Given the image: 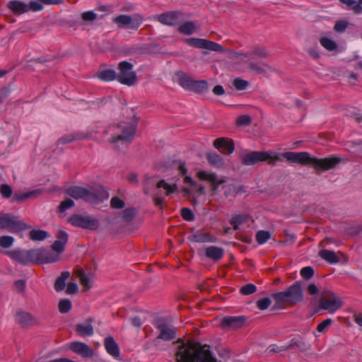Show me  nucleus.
Here are the masks:
<instances>
[{"label": "nucleus", "mask_w": 362, "mask_h": 362, "mask_svg": "<svg viewBox=\"0 0 362 362\" xmlns=\"http://www.w3.org/2000/svg\"><path fill=\"white\" fill-rule=\"evenodd\" d=\"M246 322L244 316H226L221 322V327L225 329H237L242 327Z\"/></svg>", "instance_id": "obj_16"}, {"label": "nucleus", "mask_w": 362, "mask_h": 362, "mask_svg": "<svg viewBox=\"0 0 362 362\" xmlns=\"http://www.w3.org/2000/svg\"><path fill=\"white\" fill-rule=\"evenodd\" d=\"M196 177L202 182H206L209 184L210 191L214 194L218 190L219 186L226 182L223 177L219 178L216 173L200 170L196 173Z\"/></svg>", "instance_id": "obj_10"}, {"label": "nucleus", "mask_w": 362, "mask_h": 362, "mask_svg": "<svg viewBox=\"0 0 362 362\" xmlns=\"http://www.w3.org/2000/svg\"><path fill=\"white\" fill-rule=\"evenodd\" d=\"M56 237H57L56 240H58L65 245L67 243L69 236H68V234L65 231H64V230L58 231Z\"/></svg>", "instance_id": "obj_62"}, {"label": "nucleus", "mask_w": 362, "mask_h": 362, "mask_svg": "<svg viewBox=\"0 0 362 362\" xmlns=\"http://www.w3.org/2000/svg\"><path fill=\"white\" fill-rule=\"evenodd\" d=\"M69 276L70 274L69 272H63L57 279L54 284V289L57 291H61L65 288V281L68 279Z\"/></svg>", "instance_id": "obj_33"}, {"label": "nucleus", "mask_w": 362, "mask_h": 362, "mask_svg": "<svg viewBox=\"0 0 362 362\" xmlns=\"http://www.w3.org/2000/svg\"><path fill=\"white\" fill-rule=\"evenodd\" d=\"M208 88V83L206 81H194L190 88V90L202 93L206 90Z\"/></svg>", "instance_id": "obj_39"}, {"label": "nucleus", "mask_w": 362, "mask_h": 362, "mask_svg": "<svg viewBox=\"0 0 362 362\" xmlns=\"http://www.w3.org/2000/svg\"><path fill=\"white\" fill-rule=\"evenodd\" d=\"M0 192L4 197L9 198L12 194V189L9 185L3 184L0 187Z\"/></svg>", "instance_id": "obj_54"}, {"label": "nucleus", "mask_w": 362, "mask_h": 362, "mask_svg": "<svg viewBox=\"0 0 362 362\" xmlns=\"http://www.w3.org/2000/svg\"><path fill=\"white\" fill-rule=\"evenodd\" d=\"M176 362H217L209 346L194 341L183 343L175 354Z\"/></svg>", "instance_id": "obj_1"}, {"label": "nucleus", "mask_w": 362, "mask_h": 362, "mask_svg": "<svg viewBox=\"0 0 362 362\" xmlns=\"http://www.w3.org/2000/svg\"><path fill=\"white\" fill-rule=\"evenodd\" d=\"M271 303H272V300L270 298H264L259 299V300L257 301V307L259 310H264L267 309L269 307V305H271Z\"/></svg>", "instance_id": "obj_48"}, {"label": "nucleus", "mask_w": 362, "mask_h": 362, "mask_svg": "<svg viewBox=\"0 0 362 362\" xmlns=\"http://www.w3.org/2000/svg\"><path fill=\"white\" fill-rule=\"evenodd\" d=\"M247 220V216L246 215H238L231 218L230 223L235 230H237L238 226Z\"/></svg>", "instance_id": "obj_41"}, {"label": "nucleus", "mask_w": 362, "mask_h": 362, "mask_svg": "<svg viewBox=\"0 0 362 362\" xmlns=\"http://www.w3.org/2000/svg\"><path fill=\"white\" fill-rule=\"evenodd\" d=\"M66 194L75 199H82L88 202H94L99 199L98 192L92 187H78L74 186L68 188Z\"/></svg>", "instance_id": "obj_9"}, {"label": "nucleus", "mask_w": 362, "mask_h": 362, "mask_svg": "<svg viewBox=\"0 0 362 362\" xmlns=\"http://www.w3.org/2000/svg\"><path fill=\"white\" fill-rule=\"evenodd\" d=\"M13 287L16 291L23 293L25 288V282L23 280H17L14 282Z\"/></svg>", "instance_id": "obj_58"}, {"label": "nucleus", "mask_w": 362, "mask_h": 362, "mask_svg": "<svg viewBox=\"0 0 362 362\" xmlns=\"http://www.w3.org/2000/svg\"><path fill=\"white\" fill-rule=\"evenodd\" d=\"M213 145L222 154L230 155L235 151V144L232 139L220 137L214 141Z\"/></svg>", "instance_id": "obj_15"}, {"label": "nucleus", "mask_w": 362, "mask_h": 362, "mask_svg": "<svg viewBox=\"0 0 362 362\" xmlns=\"http://www.w3.org/2000/svg\"><path fill=\"white\" fill-rule=\"evenodd\" d=\"M252 120L248 115H242L237 118L236 124L238 126H246L251 123Z\"/></svg>", "instance_id": "obj_53"}, {"label": "nucleus", "mask_w": 362, "mask_h": 362, "mask_svg": "<svg viewBox=\"0 0 362 362\" xmlns=\"http://www.w3.org/2000/svg\"><path fill=\"white\" fill-rule=\"evenodd\" d=\"M197 30V27L192 21H187L180 25L178 27V30L180 33L185 35H192Z\"/></svg>", "instance_id": "obj_31"}, {"label": "nucleus", "mask_w": 362, "mask_h": 362, "mask_svg": "<svg viewBox=\"0 0 362 362\" xmlns=\"http://www.w3.org/2000/svg\"><path fill=\"white\" fill-rule=\"evenodd\" d=\"M117 80L122 84L133 86L137 81L136 72L133 71V64L128 62H121L118 64Z\"/></svg>", "instance_id": "obj_8"}, {"label": "nucleus", "mask_w": 362, "mask_h": 362, "mask_svg": "<svg viewBox=\"0 0 362 362\" xmlns=\"http://www.w3.org/2000/svg\"><path fill=\"white\" fill-rule=\"evenodd\" d=\"M257 290L256 286L252 284H248L243 286L240 291L243 295H250L254 293Z\"/></svg>", "instance_id": "obj_47"}, {"label": "nucleus", "mask_w": 362, "mask_h": 362, "mask_svg": "<svg viewBox=\"0 0 362 362\" xmlns=\"http://www.w3.org/2000/svg\"><path fill=\"white\" fill-rule=\"evenodd\" d=\"M332 320L329 318L322 321L317 325V330L319 332H324L327 329V327L332 324Z\"/></svg>", "instance_id": "obj_60"}, {"label": "nucleus", "mask_w": 362, "mask_h": 362, "mask_svg": "<svg viewBox=\"0 0 362 362\" xmlns=\"http://www.w3.org/2000/svg\"><path fill=\"white\" fill-rule=\"evenodd\" d=\"M183 182H184V183L185 185H189V186L196 188L197 191L199 194H204V187H202V186H198L197 182H194L191 177L185 176L184 177Z\"/></svg>", "instance_id": "obj_43"}, {"label": "nucleus", "mask_w": 362, "mask_h": 362, "mask_svg": "<svg viewBox=\"0 0 362 362\" xmlns=\"http://www.w3.org/2000/svg\"><path fill=\"white\" fill-rule=\"evenodd\" d=\"M65 245V244L58 240H55L52 245V249L58 254H60L64 250Z\"/></svg>", "instance_id": "obj_61"}, {"label": "nucleus", "mask_w": 362, "mask_h": 362, "mask_svg": "<svg viewBox=\"0 0 362 362\" xmlns=\"http://www.w3.org/2000/svg\"><path fill=\"white\" fill-rule=\"evenodd\" d=\"M104 344L107 352L110 355L115 358H118L119 356L120 352L119 346L112 337H108L105 338Z\"/></svg>", "instance_id": "obj_21"}, {"label": "nucleus", "mask_w": 362, "mask_h": 362, "mask_svg": "<svg viewBox=\"0 0 362 362\" xmlns=\"http://www.w3.org/2000/svg\"><path fill=\"white\" fill-rule=\"evenodd\" d=\"M29 237L32 240L41 241L48 237V233L42 230H32L29 233Z\"/></svg>", "instance_id": "obj_35"}, {"label": "nucleus", "mask_w": 362, "mask_h": 362, "mask_svg": "<svg viewBox=\"0 0 362 362\" xmlns=\"http://www.w3.org/2000/svg\"><path fill=\"white\" fill-rule=\"evenodd\" d=\"M209 163L215 167L219 168L223 165V160L221 156L216 153H209L207 156Z\"/></svg>", "instance_id": "obj_37"}, {"label": "nucleus", "mask_w": 362, "mask_h": 362, "mask_svg": "<svg viewBox=\"0 0 362 362\" xmlns=\"http://www.w3.org/2000/svg\"><path fill=\"white\" fill-rule=\"evenodd\" d=\"M343 302L336 293L327 291L322 292L319 301V307L330 313H334L341 308Z\"/></svg>", "instance_id": "obj_7"}, {"label": "nucleus", "mask_w": 362, "mask_h": 362, "mask_svg": "<svg viewBox=\"0 0 362 362\" xmlns=\"http://www.w3.org/2000/svg\"><path fill=\"white\" fill-rule=\"evenodd\" d=\"M194 80L185 74H182L179 76L178 83L185 89L189 90L192 87Z\"/></svg>", "instance_id": "obj_38"}, {"label": "nucleus", "mask_w": 362, "mask_h": 362, "mask_svg": "<svg viewBox=\"0 0 362 362\" xmlns=\"http://www.w3.org/2000/svg\"><path fill=\"white\" fill-rule=\"evenodd\" d=\"M42 249L27 250L28 264H41L42 259Z\"/></svg>", "instance_id": "obj_24"}, {"label": "nucleus", "mask_w": 362, "mask_h": 362, "mask_svg": "<svg viewBox=\"0 0 362 362\" xmlns=\"http://www.w3.org/2000/svg\"><path fill=\"white\" fill-rule=\"evenodd\" d=\"M180 13L177 11L166 12L156 16V19L162 24L173 25L177 23Z\"/></svg>", "instance_id": "obj_18"}, {"label": "nucleus", "mask_w": 362, "mask_h": 362, "mask_svg": "<svg viewBox=\"0 0 362 362\" xmlns=\"http://www.w3.org/2000/svg\"><path fill=\"white\" fill-rule=\"evenodd\" d=\"M69 348L74 353L84 358H90L93 356V350L85 343L81 341H72L69 344Z\"/></svg>", "instance_id": "obj_17"}, {"label": "nucleus", "mask_w": 362, "mask_h": 362, "mask_svg": "<svg viewBox=\"0 0 362 362\" xmlns=\"http://www.w3.org/2000/svg\"><path fill=\"white\" fill-rule=\"evenodd\" d=\"M14 320L23 328H28L38 324V320L35 317L23 310H19L16 313Z\"/></svg>", "instance_id": "obj_14"}, {"label": "nucleus", "mask_w": 362, "mask_h": 362, "mask_svg": "<svg viewBox=\"0 0 362 362\" xmlns=\"http://www.w3.org/2000/svg\"><path fill=\"white\" fill-rule=\"evenodd\" d=\"M181 216L185 221H192L194 218V216L191 209L183 208L181 210Z\"/></svg>", "instance_id": "obj_49"}, {"label": "nucleus", "mask_w": 362, "mask_h": 362, "mask_svg": "<svg viewBox=\"0 0 362 362\" xmlns=\"http://www.w3.org/2000/svg\"><path fill=\"white\" fill-rule=\"evenodd\" d=\"M251 71L261 74L272 70V67L265 63H251L249 65Z\"/></svg>", "instance_id": "obj_32"}, {"label": "nucleus", "mask_w": 362, "mask_h": 362, "mask_svg": "<svg viewBox=\"0 0 362 362\" xmlns=\"http://www.w3.org/2000/svg\"><path fill=\"white\" fill-rule=\"evenodd\" d=\"M81 18L84 21H93L97 18V15L92 11L83 12L81 14Z\"/></svg>", "instance_id": "obj_57"}, {"label": "nucleus", "mask_w": 362, "mask_h": 362, "mask_svg": "<svg viewBox=\"0 0 362 362\" xmlns=\"http://www.w3.org/2000/svg\"><path fill=\"white\" fill-rule=\"evenodd\" d=\"M74 205V202L73 200L67 199L62 202H61L60 205L59 206V211L60 212H64L66 209H69L70 207L73 206Z\"/></svg>", "instance_id": "obj_56"}, {"label": "nucleus", "mask_w": 362, "mask_h": 362, "mask_svg": "<svg viewBox=\"0 0 362 362\" xmlns=\"http://www.w3.org/2000/svg\"><path fill=\"white\" fill-rule=\"evenodd\" d=\"M77 334L81 337H88L93 334V327L91 324H79L76 327Z\"/></svg>", "instance_id": "obj_30"}, {"label": "nucleus", "mask_w": 362, "mask_h": 362, "mask_svg": "<svg viewBox=\"0 0 362 362\" xmlns=\"http://www.w3.org/2000/svg\"><path fill=\"white\" fill-rule=\"evenodd\" d=\"M157 328L160 330V334L157 337L158 339L170 341L176 336V329L175 327L166 325H159Z\"/></svg>", "instance_id": "obj_19"}, {"label": "nucleus", "mask_w": 362, "mask_h": 362, "mask_svg": "<svg viewBox=\"0 0 362 362\" xmlns=\"http://www.w3.org/2000/svg\"><path fill=\"white\" fill-rule=\"evenodd\" d=\"M144 18L139 14L132 17L128 15H119L112 19V22L117 25L119 28H129L137 30L143 22Z\"/></svg>", "instance_id": "obj_11"}, {"label": "nucleus", "mask_w": 362, "mask_h": 362, "mask_svg": "<svg viewBox=\"0 0 362 362\" xmlns=\"http://www.w3.org/2000/svg\"><path fill=\"white\" fill-rule=\"evenodd\" d=\"M319 256L331 264H336L339 262V257L334 251L322 250L319 252Z\"/></svg>", "instance_id": "obj_28"}, {"label": "nucleus", "mask_w": 362, "mask_h": 362, "mask_svg": "<svg viewBox=\"0 0 362 362\" xmlns=\"http://www.w3.org/2000/svg\"><path fill=\"white\" fill-rule=\"evenodd\" d=\"M134 216V211L132 209H125L123 212V218L127 221H131Z\"/></svg>", "instance_id": "obj_64"}, {"label": "nucleus", "mask_w": 362, "mask_h": 362, "mask_svg": "<svg viewBox=\"0 0 362 362\" xmlns=\"http://www.w3.org/2000/svg\"><path fill=\"white\" fill-rule=\"evenodd\" d=\"M251 55L260 58H266L268 57V53L265 48L256 47L252 49Z\"/></svg>", "instance_id": "obj_45"}, {"label": "nucleus", "mask_w": 362, "mask_h": 362, "mask_svg": "<svg viewBox=\"0 0 362 362\" xmlns=\"http://www.w3.org/2000/svg\"><path fill=\"white\" fill-rule=\"evenodd\" d=\"M60 259L59 254H53L46 252L45 250L42 251V259L41 264L53 263Z\"/></svg>", "instance_id": "obj_36"}, {"label": "nucleus", "mask_w": 362, "mask_h": 362, "mask_svg": "<svg viewBox=\"0 0 362 362\" xmlns=\"http://www.w3.org/2000/svg\"><path fill=\"white\" fill-rule=\"evenodd\" d=\"M7 254L14 261L21 264H28L27 250H14L8 252Z\"/></svg>", "instance_id": "obj_23"}, {"label": "nucleus", "mask_w": 362, "mask_h": 362, "mask_svg": "<svg viewBox=\"0 0 362 362\" xmlns=\"http://www.w3.org/2000/svg\"><path fill=\"white\" fill-rule=\"evenodd\" d=\"M71 308V302L69 299H62L59 303V310L61 313H66Z\"/></svg>", "instance_id": "obj_42"}, {"label": "nucleus", "mask_w": 362, "mask_h": 362, "mask_svg": "<svg viewBox=\"0 0 362 362\" xmlns=\"http://www.w3.org/2000/svg\"><path fill=\"white\" fill-rule=\"evenodd\" d=\"M68 222L74 226L89 230H95L98 228L99 225L98 221L96 219L81 215L71 216L68 219Z\"/></svg>", "instance_id": "obj_13"}, {"label": "nucleus", "mask_w": 362, "mask_h": 362, "mask_svg": "<svg viewBox=\"0 0 362 362\" xmlns=\"http://www.w3.org/2000/svg\"><path fill=\"white\" fill-rule=\"evenodd\" d=\"M156 187L158 189H163L165 191V194L166 196H170V194L176 192L177 191V185L175 183L169 184L165 182L164 180H160Z\"/></svg>", "instance_id": "obj_27"}, {"label": "nucleus", "mask_w": 362, "mask_h": 362, "mask_svg": "<svg viewBox=\"0 0 362 362\" xmlns=\"http://www.w3.org/2000/svg\"><path fill=\"white\" fill-rule=\"evenodd\" d=\"M287 160L303 165H310L317 172L327 171L334 168L340 162L338 157L331 156L325 158L311 157L308 152H285L281 154Z\"/></svg>", "instance_id": "obj_2"}, {"label": "nucleus", "mask_w": 362, "mask_h": 362, "mask_svg": "<svg viewBox=\"0 0 362 362\" xmlns=\"http://www.w3.org/2000/svg\"><path fill=\"white\" fill-rule=\"evenodd\" d=\"M269 238L270 233L268 231L259 230L257 233L256 240L260 245L265 243Z\"/></svg>", "instance_id": "obj_44"}, {"label": "nucleus", "mask_w": 362, "mask_h": 362, "mask_svg": "<svg viewBox=\"0 0 362 362\" xmlns=\"http://www.w3.org/2000/svg\"><path fill=\"white\" fill-rule=\"evenodd\" d=\"M282 153H276L273 151H250L241 156V162L245 165H253L259 162H267L274 165L280 160Z\"/></svg>", "instance_id": "obj_5"}, {"label": "nucleus", "mask_w": 362, "mask_h": 362, "mask_svg": "<svg viewBox=\"0 0 362 362\" xmlns=\"http://www.w3.org/2000/svg\"><path fill=\"white\" fill-rule=\"evenodd\" d=\"M233 86L237 90H242L247 87L248 83L243 79L236 78L233 81Z\"/></svg>", "instance_id": "obj_52"}, {"label": "nucleus", "mask_w": 362, "mask_h": 362, "mask_svg": "<svg viewBox=\"0 0 362 362\" xmlns=\"http://www.w3.org/2000/svg\"><path fill=\"white\" fill-rule=\"evenodd\" d=\"M42 194V190L40 189H37L28 192L20 194V193H15L13 197V202H22L27 199L32 198V197H36Z\"/></svg>", "instance_id": "obj_25"}, {"label": "nucleus", "mask_w": 362, "mask_h": 362, "mask_svg": "<svg viewBox=\"0 0 362 362\" xmlns=\"http://www.w3.org/2000/svg\"><path fill=\"white\" fill-rule=\"evenodd\" d=\"M7 7L15 14L21 15L28 12L27 4L20 0H11L7 4Z\"/></svg>", "instance_id": "obj_20"}, {"label": "nucleus", "mask_w": 362, "mask_h": 362, "mask_svg": "<svg viewBox=\"0 0 362 362\" xmlns=\"http://www.w3.org/2000/svg\"><path fill=\"white\" fill-rule=\"evenodd\" d=\"M98 78L105 81H110L117 79V74L113 69H105L96 73Z\"/></svg>", "instance_id": "obj_29"}, {"label": "nucleus", "mask_w": 362, "mask_h": 362, "mask_svg": "<svg viewBox=\"0 0 362 362\" xmlns=\"http://www.w3.org/2000/svg\"><path fill=\"white\" fill-rule=\"evenodd\" d=\"M192 240L197 243L215 242L216 238L209 233L198 231L192 235Z\"/></svg>", "instance_id": "obj_26"}, {"label": "nucleus", "mask_w": 362, "mask_h": 362, "mask_svg": "<svg viewBox=\"0 0 362 362\" xmlns=\"http://www.w3.org/2000/svg\"><path fill=\"white\" fill-rule=\"evenodd\" d=\"M348 25L349 23L346 21H339L335 23L334 30L337 33H342L346 30Z\"/></svg>", "instance_id": "obj_50"}, {"label": "nucleus", "mask_w": 362, "mask_h": 362, "mask_svg": "<svg viewBox=\"0 0 362 362\" xmlns=\"http://www.w3.org/2000/svg\"><path fill=\"white\" fill-rule=\"evenodd\" d=\"M78 291V286L75 283L70 282L68 284L66 293L67 294H75Z\"/></svg>", "instance_id": "obj_63"}, {"label": "nucleus", "mask_w": 362, "mask_h": 362, "mask_svg": "<svg viewBox=\"0 0 362 362\" xmlns=\"http://www.w3.org/2000/svg\"><path fill=\"white\" fill-rule=\"evenodd\" d=\"M138 119L133 117L127 121H122L115 127V131L112 134L110 141L116 144L117 141L128 143L134 139Z\"/></svg>", "instance_id": "obj_4"}, {"label": "nucleus", "mask_w": 362, "mask_h": 362, "mask_svg": "<svg viewBox=\"0 0 362 362\" xmlns=\"http://www.w3.org/2000/svg\"><path fill=\"white\" fill-rule=\"evenodd\" d=\"M14 242L13 237L9 235H3L0 237V245L4 248L10 247Z\"/></svg>", "instance_id": "obj_46"}, {"label": "nucleus", "mask_w": 362, "mask_h": 362, "mask_svg": "<svg viewBox=\"0 0 362 362\" xmlns=\"http://www.w3.org/2000/svg\"><path fill=\"white\" fill-rule=\"evenodd\" d=\"M320 42L323 47L329 51H334L337 48V43L328 37H322Z\"/></svg>", "instance_id": "obj_40"}, {"label": "nucleus", "mask_w": 362, "mask_h": 362, "mask_svg": "<svg viewBox=\"0 0 362 362\" xmlns=\"http://www.w3.org/2000/svg\"><path fill=\"white\" fill-rule=\"evenodd\" d=\"M313 274H314V270L310 267H303L300 270V275L302 276L303 278H304L305 279H310L313 276Z\"/></svg>", "instance_id": "obj_55"}, {"label": "nucleus", "mask_w": 362, "mask_h": 362, "mask_svg": "<svg viewBox=\"0 0 362 362\" xmlns=\"http://www.w3.org/2000/svg\"><path fill=\"white\" fill-rule=\"evenodd\" d=\"M30 227L17 216L10 214H0V228L6 229L11 233H19L29 229Z\"/></svg>", "instance_id": "obj_6"}, {"label": "nucleus", "mask_w": 362, "mask_h": 362, "mask_svg": "<svg viewBox=\"0 0 362 362\" xmlns=\"http://www.w3.org/2000/svg\"><path fill=\"white\" fill-rule=\"evenodd\" d=\"M272 297L275 303L274 308L276 309H286L293 307L303 299L301 284L296 281L286 290L273 293Z\"/></svg>", "instance_id": "obj_3"}, {"label": "nucleus", "mask_w": 362, "mask_h": 362, "mask_svg": "<svg viewBox=\"0 0 362 362\" xmlns=\"http://www.w3.org/2000/svg\"><path fill=\"white\" fill-rule=\"evenodd\" d=\"M110 205L115 209H122L124 206V202L118 197H112L110 201Z\"/></svg>", "instance_id": "obj_59"}, {"label": "nucleus", "mask_w": 362, "mask_h": 362, "mask_svg": "<svg viewBox=\"0 0 362 362\" xmlns=\"http://www.w3.org/2000/svg\"><path fill=\"white\" fill-rule=\"evenodd\" d=\"M204 253L207 258L218 261L223 256V250L216 246H209L205 248Z\"/></svg>", "instance_id": "obj_22"}, {"label": "nucleus", "mask_w": 362, "mask_h": 362, "mask_svg": "<svg viewBox=\"0 0 362 362\" xmlns=\"http://www.w3.org/2000/svg\"><path fill=\"white\" fill-rule=\"evenodd\" d=\"M75 274L78 278L80 284L83 287L84 291L89 290L91 287V285L90 284L89 279L86 275L85 272L81 269H78L76 271Z\"/></svg>", "instance_id": "obj_34"}, {"label": "nucleus", "mask_w": 362, "mask_h": 362, "mask_svg": "<svg viewBox=\"0 0 362 362\" xmlns=\"http://www.w3.org/2000/svg\"><path fill=\"white\" fill-rule=\"evenodd\" d=\"M185 42L192 47L199 49H208L216 52H225V49L222 45L206 39L194 37L187 38L185 40Z\"/></svg>", "instance_id": "obj_12"}, {"label": "nucleus", "mask_w": 362, "mask_h": 362, "mask_svg": "<svg viewBox=\"0 0 362 362\" xmlns=\"http://www.w3.org/2000/svg\"><path fill=\"white\" fill-rule=\"evenodd\" d=\"M27 6H28V12L30 11L35 12V11H41L43 8V6L42 5V4L40 2H37V1H30V3L28 4H27Z\"/></svg>", "instance_id": "obj_51"}]
</instances>
